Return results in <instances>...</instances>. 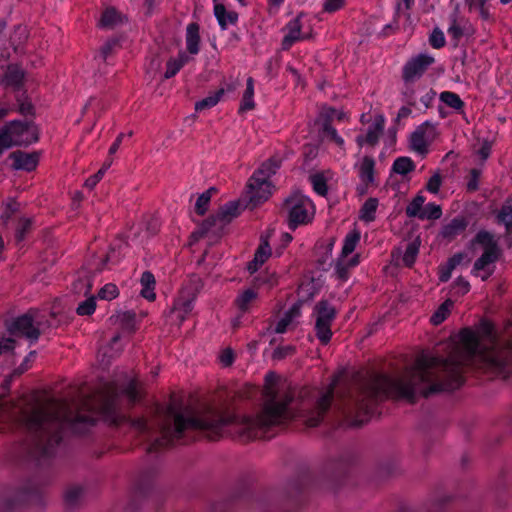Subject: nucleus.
<instances>
[{
  "instance_id": "obj_19",
  "label": "nucleus",
  "mask_w": 512,
  "mask_h": 512,
  "mask_svg": "<svg viewBox=\"0 0 512 512\" xmlns=\"http://www.w3.org/2000/svg\"><path fill=\"white\" fill-rule=\"evenodd\" d=\"M385 123L386 119L384 115H376L373 122L368 126L366 133L356 136L355 141L357 145L360 147H363L364 145H369L372 147L376 146L384 132Z\"/></svg>"
},
{
  "instance_id": "obj_11",
  "label": "nucleus",
  "mask_w": 512,
  "mask_h": 512,
  "mask_svg": "<svg viewBox=\"0 0 512 512\" xmlns=\"http://www.w3.org/2000/svg\"><path fill=\"white\" fill-rule=\"evenodd\" d=\"M312 315L315 317V334L322 345H327L332 338L331 326L336 319L337 310L328 300L321 299L314 308Z\"/></svg>"
},
{
  "instance_id": "obj_30",
  "label": "nucleus",
  "mask_w": 512,
  "mask_h": 512,
  "mask_svg": "<svg viewBox=\"0 0 512 512\" xmlns=\"http://www.w3.org/2000/svg\"><path fill=\"white\" fill-rule=\"evenodd\" d=\"M375 160L372 156H364L362 158L358 176L363 184L371 186L375 182Z\"/></svg>"
},
{
  "instance_id": "obj_37",
  "label": "nucleus",
  "mask_w": 512,
  "mask_h": 512,
  "mask_svg": "<svg viewBox=\"0 0 512 512\" xmlns=\"http://www.w3.org/2000/svg\"><path fill=\"white\" fill-rule=\"evenodd\" d=\"M83 496V489L81 486L74 485L66 489L64 493V503L68 510H73L79 506Z\"/></svg>"
},
{
  "instance_id": "obj_20",
  "label": "nucleus",
  "mask_w": 512,
  "mask_h": 512,
  "mask_svg": "<svg viewBox=\"0 0 512 512\" xmlns=\"http://www.w3.org/2000/svg\"><path fill=\"white\" fill-rule=\"evenodd\" d=\"M26 72L18 64H9L3 74L1 83L15 94L25 89Z\"/></svg>"
},
{
  "instance_id": "obj_8",
  "label": "nucleus",
  "mask_w": 512,
  "mask_h": 512,
  "mask_svg": "<svg viewBox=\"0 0 512 512\" xmlns=\"http://www.w3.org/2000/svg\"><path fill=\"white\" fill-rule=\"evenodd\" d=\"M306 501H218L211 512H229L238 505H246L256 512H300Z\"/></svg>"
},
{
  "instance_id": "obj_61",
  "label": "nucleus",
  "mask_w": 512,
  "mask_h": 512,
  "mask_svg": "<svg viewBox=\"0 0 512 512\" xmlns=\"http://www.w3.org/2000/svg\"><path fill=\"white\" fill-rule=\"evenodd\" d=\"M271 255V249L267 241L262 242L259 247L257 248L254 258L255 262H258L260 264H264V262L269 258Z\"/></svg>"
},
{
  "instance_id": "obj_2",
  "label": "nucleus",
  "mask_w": 512,
  "mask_h": 512,
  "mask_svg": "<svg viewBox=\"0 0 512 512\" xmlns=\"http://www.w3.org/2000/svg\"><path fill=\"white\" fill-rule=\"evenodd\" d=\"M277 381L276 373L265 375L264 402L255 416H240L227 407L212 405L185 414L174 404H169L165 408L157 407L156 416L151 420L144 417L130 420V428L140 443L147 444L148 454L193 442L199 434L216 440L228 428L243 441L265 438L271 428L287 424L299 415L293 405L295 392L290 388H277Z\"/></svg>"
},
{
  "instance_id": "obj_39",
  "label": "nucleus",
  "mask_w": 512,
  "mask_h": 512,
  "mask_svg": "<svg viewBox=\"0 0 512 512\" xmlns=\"http://www.w3.org/2000/svg\"><path fill=\"white\" fill-rule=\"evenodd\" d=\"M415 168L416 165L410 157L401 156L394 160L391 170L394 173L405 176L408 173L414 171Z\"/></svg>"
},
{
  "instance_id": "obj_53",
  "label": "nucleus",
  "mask_w": 512,
  "mask_h": 512,
  "mask_svg": "<svg viewBox=\"0 0 512 512\" xmlns=\"http://www.w3.org/2000/svg\"><path fill=\"white\" fill-rule=\"evenodd\" d=\"M435 96L436 92L432 88H427L425 86V90H422L418 97V102L420 104L418 106L421 108L420 111L425 112L431 106Z\"/></svg>"
},
{
  "instance_id": "obj_10",
  "label": "nucleus",
  "mask_w": 512,
  "mask_h": 512,
  "mask_svg": "<svg viewBox=\"0 0 512 512\" xmlns=\"http://www.w3.org/2000/svg\"><path fill=\"white\" fill-rule=\"evenodd\" d=\"M479 330L485 348L496 350V358L505 362L502 376L508 377L512 373V340L502 343L496 334L494 325L486 320L481 322Z\"/></svg>"
},
{
  "instance_id": "obj_7",
  "label": "nucleus",
  "mask_w": 512,
  "mask_h": 512,
  "mask_svg": "<svg viewBox=\"0 0 512 512\" xmlns=\"http://www.w3.org/2000/svg\"><path fill=\"white\" fill-rule=\"evenodd\" d=\"M48 326L45 315L34 309H30L6 322V329L11 336L25 338L31 345L38 341L40 335Z\"/></svg>"
},
{
  "instance_id": "obj_12",
  "label": "nucleus",
  "mask_w": 512,
  "mask_h": 512,
  "mask_svg": "<svg viewBox=\"0 0 512 512\" xmlns=\"http://www.w3.org/2000/svg\"><path fill=\"white\" fill-rule=\"evenodd\" d=\"M471 243L472 245H480L484 250L482 255L474 262L472 272L484 270L488 265L498 261L501 251L493 233L480 230Z\"/></svg>"
},
{
  "instance_id": "obj_21",
  "label": "nucleus",
  "mask_w": 512,
  "mask_h": 512,
  "mask_svg": "<svg viewBox=\"0 0 512 512\" xmlns=\"http://www.w3.org/2000/svg\"><path fill=\"white\" fill-rule=\"evenodd\" d=\"M40 154L38 152H25L16 150L9 154L8 159L12 160V169L26 172L34 171L39 164Z\"/></svg>"
},
{
  "instance_id": "obj_40",
  "label": "nucleus",
  "mask_w": 512,
  "mask_h": 512,
  "mask_svg": "<svg viewBox=\"0 0 512 512\" xmlns=\"http://www.w3.org/2000/svg\"><path fill=\"white\" fill-rule=\"evenodd\" d=\"M439 99L446 106L454 109L455 111H463L465 107L464 101L460 98V96L452 91H443L439 95Z\"/></svg>"
},
{
  "instance_id": "obj_14",
  "label": "nucleus",
  "mask_w": 512,
  "mask_h": 512,
  "mask_svg": "<svg viewBox=\"0 0 512 512\" xmlns=\"http://www.w3.org/2000/svg\"><path fill=\"white\" fill-rule=\"evenodd\" d=\"M352 462V457L349 454H342L339 458L329 459L322 469V478L328 482L331 488L340 487L351 472Z\"/></svg>"
},
{
  "instance_id": "obj_13",
  "label": "nucleus",
  "mask_w": 512,
  "mask_h": 512,
  "mask_svg": "<svg viewBox=\"0 0 512 512\" xmlns=\"http://www.w3.org/2000/svg\"><path fill=\"white\" fill-rule=\"evenodd\" d=\"M313 207L312 201L305 195L295 192L287 197L283 209L288 213V226L295 230L298 226L309 222V208Z\"/></svg>"
},
{
  "instance_id": "obj_27",
  "label": "nucleus",
  "mask_w": 512,
  "mask_h": 512,
  "mask_svg": "<svg viewBox=\"0 0 512 512\" xmlns=\"http://www.w3.org/2000/svg\"><path fill=\"white\" fill-rule=\"evenodd\" d=\"M185 41H186V48L187 51L192 54L196 55L200 51V26L196 22H191L186 27V34H185Z\"/></svg>"
},
{
  "instance_id": "obj_6",
  "label": "nucleus",
  "mask_w": 512,
  "mask_h": 512,
  "mask_svg": "<svg viewBox=\"0 0 512 512\" xmlns=\"http://www.w3.org/2000/svg\"><path fill=\"white\" fill-rule=\"evenodd\" d=\"M2 232L13 236L18 249L24 247V241L33 229V218L25 217L20 213V204L16 200H10L0 217Z\"/></svg>"
},
{
  "instance_id": "obj_34",
  "label": "nucleus",
  "mask_w": 512,
  "mask_h": 512,
  "mask_svg": "<svg viewBox=\"0 0 512 512\" xmlns=\"http://www.w3.org/2000/svg\"><path fill=\"white\" fill-rule=\"evenodd\" d=\"M189 61L188 55L181 51L176 58H170L166 63L165 79L174 77L181 68Z\"/></svg>"
},
{
  "instance_id": "obj_38",
  "label": "nucleus",
  "mask_w": 512,
  "mask_h": 512,
  "mask_svg": "<svg viewBox=\"0 0 512 512\" xmlns=\"http://www.w3.org/2000/svg\"><path fill=\"white\" fill-rule=\"evenodd\" d=\"M361 238V234L358 230L354 229L350 231L343 240L340 256L347 258L356 248Z\"/></svg>"
},
{
  "instance_id": "obj_15",
  "label": "nucleus",
  "mask_w": 512,
  "mask_h": 512,
  "mask_svg": "<svg viewBox=\"0 0 512 512\" xmlns=\"http://www.w3.org/2000/svg\"><path fill=\"white\" fill-rule=\"evenodd\" d=\"M241 206L238 201H230L222 205L218 212L214 215H210L206 218L201 225V233L205 234L209 232L212 228L216 227L218 223L220 225H225L231 222L234 218H236L240 214Z\"/></svg>"
},
{
  "instance_id": "obj_35",
  "label": "nucleus",
  "mask_w": 512,
  "mask_h": 512,
  "mask_svg": "<svg viewBox=\"0 0 512 512\" xmlns=\"http://www.w3.org/2000/svg\"><path fill=\"white\" fill-rule=\"evenodd\" d=\"M326 122L319 123L321 125V134L324 138L334 142L337 146L343 147L345 144L344 139L338 134L337 130L331 124V116L327 113L324 114Z\"/></svg>"
},
{
  "instance_id": "obj_59",
  "label": "nucleus",
  "mask_w": 512,
  "mask_h": 512,
  "mask_svg": "<svg viewBox=\"0 0 512 512\" xmlns=\"http://www.w3.org/2000/svg\"><path fill=\"white\" fill-rule=\"evenodd\" d=\"M119 294V290L115 284L107 283L98 292V297L102 300L115 299Z\"/></svg>"
},
{
  "instance_id": "obj_33",
  "label": "nucleus",
  "mask_w": 512,
  "mask_h": 512,
  "mask_svg": "<svg viewBox=\"0 0 512 512\" xmlns=\"http://www.w3.org/2000/svg\"><path fill=\"white\" fill-rule=\"evenodd\" d=\"M121 22V14L114 7H109L102 12L99 26L104 29H113Z\"/></svg>"
},
{
  "instance_id": "obj_22",
  "label": "nucleus",
  "mask_w": 512,
  "mask_h": 512,
  "mask_svg": "<svg viewBox=\"0 0 512 512\" xmlns=\"http://www.w3.org/2000/svg\"><path fill=\"white\" fill-rule=\"evenodd\" d=\"M286 29L288 32L282 40L283 50H288L296 42L309 38V35L301 34L302 24H301V16L300 15L295 17L294 19L290 20L286 25Z\"/></svg>"
},
{
  "instance_id": "obj_54",
  "label": "nucleus",
  "mask_w": 512,
  "mask_h": 512,
  "mask_svg": "<svg viewBox=\"0 0 512 512\" xmlns=\"http://www.w3.org/2000/svg\"><path fill=\"white\" fill-rule=\"evenodd\" d=\"M111 162H105L104 165L93 175L88 177L84 183V186L88 189H93L103 178L106 170L110 167Z\"/></svg>"
},
{
  "instance_id": "obj_18",
  "label": "nucleus",
  "mask_w": 512,
  "mask_h": 512,
  "mask_svg": "<svg viewBox=\"0 0 512 512\" xmlns=\"http://www.w3.org/2000/svg\"><path fill=\"white\" fill-rule=\"evenodd\" d=\"M435 59L428 54H419L416 57L408 60L402 69L403 81H414L427 71L430 65L434 63Z\"/></svg>"
},
{
  "instance_id": "obj_46",
  "label": "nucleus",
  "mask_w": 512,
  "mask_h": 512,
  "mask_svg": "<svg viewBox=\"0 0 512 512\" xmlns=\"http://www.w3.org/2000/svg\"><path fill=\"white\" fill-rule=\"evenodd\" d=\"M425 202V197L422 194H417L412 201L407 205L405 209V213L409 218H419L423 213V204Z\"/></svg>"
},
{
  "instance_id": "obj_57",
  "label": "nucleus",
  "mask_w": 512,
  "mask_h": 512,
  "mask_svg": "<svg viewBox=\"0 0 512 512\" xmlns=\"http://www.w3.org/2000/svg\"><path fill=\"white\" fill-rule=\"evenodd\" d=\"M325 113L331 116V123L336 119L340 122L344 121L345 119V113L342 111H338L337 109L333 107H324L319 115V123L326 122Z\"/></svg>"
},
{
  "instance_id": "obj_50",
  "label": "nucleus",
  "mask_w": 512,
  "mask_h": 512,
  "mask_svg": "<svg viewBox=\"0 0 512 512\" xmlns=\"http://www.w3.org/2000/svg\"><path fill=\"white\" fill-rule=\"evenodd\" d=\"M442 216L441 206L434 203L429 202L423 208V213L420 215V219H429V220H437Z\"/></svg>"
},
{
  "instance_id": "obj_25",
  "label": "nucleus",
  "mask_w": 512,
  "mask_h": 512,
  "mask_svg": "<svg viewBox=\"0 0 512 512\" xmlns=\"http://www.w3.org/2000/svg\"><path fill=\"white\" fill-rule=\"evenodd\" d=\"M14 99V110L17 111L20 115H22L24 119L29 118L34 120L36 115V109L30 97L27 94V90L15 93Z\"/></svg>"
},
{
  "instance_id": "obj_28",
  "label": "nucleus",
  "mask_w": 512,
  "mask_h": 512,
  "mask_svg": "<svg viewBox=\"0 0 512 512\" xmlns=\"http://www.w3.org/2000/svg\"><path fill=\"white\" fill-rule=\"evenodd\" d=\"M511 483L512 479L506 474L505 471H502L495 487L496 503L499 507H504L507 504L510 497L509 488Z\"/></svg>"
},
{
  "instance_id": "obj_32",
  "label": "nucleus",
  "mask_w": 512,
  "mask_h": 512,
  "mask_svg": "<svg viewBox=\"0 0 512 512\" xmlns=\"http://www.w3.org/2000/svg\"><path fill=\"white\" fill-rule=\"evenodd\" d=\"M140 284L142 286L141 296L148 301H154L156 299L155 294V286L156 280L155 276L151 271H144L140 278Z\"/></svg>"
},
{
  "instance_id": "obj_23",
  "label": "nucleus",
  "mask_w": 512,
  "mask_h": 512,
  "mask_svg": "<svg viewBox=\"0 0 512 512\" xmlns=\"http://www.w3.org/2000/svg\"><path fill=\"white\" fill-rule=\"evenodd\" d=\"M469 221L464 216H456L445 224L440 232L443 239L448 241L454 240L457 236L461 235L467 229Z\"/></svg>"
},
{
  "instance_id": "obj_56",
  "label": "nucleus",
  "mask_w": 512,
  "mask_h": 512,
  "mask_svg": "<svg viewBox=\"0 0 512 512\" xmlns=\"http://www.w3.org/2000/svg\"><path fill=\"white\" fill-rule=\"evenodd\" d=\"M497 219L499 223H503L506 226V222L512 220V196H510L506 202L502 205Z\"/></svg>"
},
{
  "instance_id": "obj_16",
  "label": "nucleus",
  "mask_w": 512,
  "mask_h": 512,
  "mask_svg": "<svg viewBox=\"0 0 512 512\" xmlns=\"http://www.w3.org/2000/svg\"><path fill=\"white\" fill-rule=\"evenodd\" d=\"M198 295V286L185 287L179 297L174 301L172 313L181 325L194 309V303Z\"/></svg>"
},
{
  "instance_id": "obj_63",
  "label": "nucleus",
  "mask_w": 512,
  "mask_h": 512,
  "mask_svg": "<svg viewBox=\"0 0 512 512\" xmlns=\"http://www.w3.org/2000/svg\"><path fill=\"white\" fill-rule=\"evenodd\" d=\"M447 32L451 36V38L456 42H458L464 36V29L462 28L461 23L456 18H453L451 20Z\"/></svg>"
},
{
  "instance_id": "obj_4",
  "label": "nucleus",
  "mask_w": 512,
  "mask_h": 512,
  "mask_svg": "<svg viewBox=\"0 0 512 512\" xmlns=\"http://www.w3.org/2000/svg\"><path fill=\"white\" fill-rule=\"evenodd\" d=\"M41 130L33 119H14L0 126V156L13 147L27 148L40 140Z\"/></svg>"
},
{
  "instance_id": "obj_31",
  "label": "nucleus",
  "mask_w": 512,
  "mask_h": 512,
  "mask_svg": "<svg viewBox=\"0 0 512 512\" xmlns=\"http://www.w3.org/2000/svg\"><path fill=\"white\" fill-rule=\"evenodd\" d=\"M214 16L221 30H226L229 24L236 25L239 17L237 12L227 11L224 4L215 5Z\"/></svg>"
},
{
  "instance_id": "obj_24",
  "label": "nucleus",
  "mask_w": 512,
  "mask_h": 512,
  "mask_svg": "<svg viewBox=\"0 0 512 512\" xmlns=\"http://www.w3.org/2000/svg\"><path fill=\"white\" fill-rule=\"evenodd\" d=\"M124 246H126V243L121 240L112 243L106 255L100 260L97 267L98 270L110 269L112 266L118 264L123 257L122 248Z\"/></svg>"
},
{
  "instance_id": "obj_51",
  "label": "nucleus",
  "mask_w": 512,
  "mask_h": 512,
  "mask_svg": "<svg viewBox=\"0 0 512 512\" xmlns=\"http://www.w3.org/2000/svg\"><path fill=\"white\" fill-rule=\"evenodd\" d=\"M419 253V245L415 242H411L407 245L402 261L406 267H412L416 261Z\"/></svg>"
},
{
  "instance_id": "obj_1",
  "label": "nucleus",
  "mask_w": 512,
  "mask_h": 512,
  "mask_svg": "<svg viewBox=\"0 0 512 512\" xmlns=\"http://www.w3.org/2000/svg\"><path fill=\"white\" fill-rule=\"evenodd\" d=\"M463 352L448 357L421 355L403 377L375 373L354 386H345L337 395L335 379L301 417L308 427H317L333 412L352 426H362L377 413L378 404L388 398L415 403L425 398L460 388L466 368L502 376L505 362L496 358V350L486 349L480 336L470 328L460 332Z\"/></svg>"
},
{
  "instance_id": "obj_42",
  "label": "nucleus",
  "mask_w": 512,
  "mask_h": 512,
  "mask_svg": "<svg viewBox=\"0 0 512 512\" xmlns=\"http://www.w3.org/2000/svg\"><path fill=\"white\" fill-rule=\"evenodd\" d=\"M257 296L258 294L254 289L248 288L237 296L235 304L240 311L247 312Z\"/></svg>"
},
{
  "instance_id": "obj_29",
  "label": "nucleus",
  "mask_w": 512,
  "mask_h": 512,
  "mask_svg": "<svg viewBox=\"0 0 512 512\" xmlns=\"http://www.w3.org/2000/svg\"><path fill=\"white\" fill-rule=\"evenodd\" d=\"M414 81H404L402 88V101L408 106H413L417 110H421L418 106V97L422 90H425V86H415Z\"/></svg>"
},
{
  "instance_id": "obj_5",
  "label": "nucleus",
  "mask_w": 512,
  "mask_h": 512,
  "mask_svg": "<svg viewBox=\"0 0 512 512\" xmlns=\"http://www.w3.org/2000/svg\"><path fill=\"white\" fill-rule=\"evenodd\" d=\"M281 166V160L271 157L263 162L252 174L247 183V196L252 208L259 206L271 195L270 177L274 175Z\"/></svg>"
},
{
  "instance_id": "obj_17",
  "label": "nucleus",
  "mask_w": 512,
  "mask_h": 512,
  "mask_svg": "<svg viewBox=\"0 0 512 512\" xmlns=\"http://www.w3.org/2000/svg\"><path fill=\"white\" fill-rule=\"evenodd\" d=\"M435 135V126L431 122L425 121L410 136L412 149L419 154H427L429 143L435 138Z\"/></svg>"
},
{
  "instance_id": "obj_52",
  "label": "nucleus",
  "mask_w": 512,
  "mask_h": 512,
  "mask_svg": "<svg viewBox=\"0 0 512 512\" xmlns=\"http://www.w3.org/2000/svg\"><path fill=\"white\" fill-rule=\"evenodd\" d=\"M379 474L383 477L395 475L398 472V462L394 458H389L379 464Z\"/></svg>"
},
{
  "instance_id": "obj_3",
  "label": "nucleus",
  "mask_w": 512,
  "mask_h": 512,
  "mask_svg": "<svg viewBox=\"0 0 512 512\" xmlns=\"http://www.w3.org/2000/svg\"><path fill=\"white\" fill-rule=\"evenodd\" d=\"M100 419L114 426L122 422L117 392L107 393L99 410L77 412L73 417L60 418L38 406L20 409L15 426L32 441L29 452L36 471L15 485L0 487V512H12L23 507L43 509L46 488L53 479L52 462L57 449L68 434L84 436Z\"/></svg>"
},
{
  "instance_id": "obj_47",
  "label": "nucleus",
  "mask_w": 512,
  "mask_h": 512,
  "mask_svg": "<svg viewBox=\"0 0 512 512\" xmlns=\"http://www.w3.org/2000/svg\"><path fill=\"white\" fill-rule=\"evenodd\" d=\"M453 302L448 299L444 301L437 310L431 316V323L433 325H440L444 320L448 317L450 313V308L452 307Z\"/></svg>"
},
{
  "instance_id": "obj_58",
  "label": "nucleus",
  "mask_w": 512,
  "mask_h": 512,
  "mask_svg": "<svg viewBox=\"0 0 512 512\" xmlns=\"http://www.w3.org/2000/svg\"><path fill=\"white\" fill-rule=\"evenodd\" d=\"M481 177V170L478 168H472L469 172V176L466 183L467 191L475 192L479 189V180Z\"/></svg>"
},
{
  "instance_id": "obj_45",
  "label": "nucleus",
  "mask_w": 512,
  "mask_h": 512,
  "mask_svg": "<svg viewBox=\"0 0 512 512\" xmlns=\"http://www.w3.org/2000/svg\"><path fill=\"white\" fill-rule=\"evenodd\" d=\"M378 207V199L374 197L368 198L360 209V219L365 222H371L375 219Z\"/></svg>"
},
{
  "instance_id": "obj_9",
  "label": "nucleus",
  "mask_w": 512,
  "mask_h": 512,
  "mask_svg": "<svg viewBox=\"0 0 512 512\" xmlns=\"http://www.w3.org/2000/svg\"><path fill=\"white\" fill-rule=\"evenodd\" d=\"M156 469L148 467L142 470L133 483V496L126 507L127 512H135L140 508L141 501H157L160 493L155 487Z\"/></svg>"
},
{
  "instance_id": "obj_26",
  "label": "nucleus",
  "mask_w": 512,
  "mask_h": 512,
  "mask_svg": "<svg viewBox=\"0 0 512 512\" xmlns=\"http://www.w3.org/2000/svg\"><path fill=\"white\" fill-rule=\"evenodd\" d=\"M451 501L452 498L450 496L443 495L426 503L417 511H410L407 507L402 506L399 508L398 512H449Z\"/></svg>"
},
{
  "instance_id": "obj_36",
  "label": "nucleus",
  "mask_w": 512,
  "mask_h": 512,
  "mask_svg": "<svg viewBox=\"0 0 512 512\" xmlns=\"http://www.w3.org/2000/svg\"><path fill=\"white\" fill-rule=\"evenodd\" d=\"M254 107V79L249 77L246 81V89L243 93L238 112L243 113L252 110Z\"/></svg>"
},
{
  "instance_id": "obj_55",
  "label": "nucleus",
  "mask_w": 512,
  "mask_h": 512,
  "mask_svg": "<svg viewBox=\"0 0 512 512\" xmlns=\"http://www.w3.org/2000/svg\"><path fill=\"white\" fill-rule=\"evenodd\" d=\"M96 302L95 297H89L85 301L79 303L76 312L80 316H89L95 312Z\"/></svg>"
},
{
  "instance_id": "obj_49",
  "label": "nucleus",
  "mask_w": 512,
  "mask_h": 512,
  "mask_svg": "<svg viewBox=\"0 0 512 512\" xmlns=\"http://www.w3.org/2000/svg\"><path fill=\"white\" fill-rule=\"evenodd\" d=\"M310 183L312 184L313 190L320 196H325L328 192V186L326 178L320 174L316 173L309 177Z\"/></svg>"
},
{
  "instance_id": "obj_44",
  "label": "nucleus",
  "mask_w": 512,
  "mask_h": 512,
  "mask_svg": "<svg viewBox=\"0 0 512 512\" xmlns=\"http://www.w3.org/2000/svg\"><path fill=\"white\" fill-rule=\"evenodd\" d=\"M469 11L477 10L479 16L484 21H490L493 19L490 12L489 6L487 5L488 0H465Z\"/></svg>"
},
{
  "instance_id": "obj_64",
  "label": "nucleus",
  "mask_w": 512,
  "mask_h": 512,
  "mask_svg": "<svg viewBox=\"0 0 512 512\" xmlns=\"http://www.w3.org/2000/svg\"><path fill=\"white\" fill-rule=\"evenodd\" d=\"M429 43L435 49L444 47L446 43L444 33L439 28H435L430 34Z\"/></svg>"
},
{
  "instance_id": "obj_62",
  "label": "nucleus",
  "mask_w": 512,
  "mask_h": 512,
  "mask_svg": "<svg viewBox=\"0 0 512 512\" xmlns=\"http://www.w3.org/2000/svg\"><path fill=\"white\" fill-rule=\"evenodd\" d=\"M296 353V347L293 345L278 346L273 352L274 360H283L288 356H292Z\"/></svg>"
},
{
  "instance_id": "obj_43",
  "label": "nucleus",
  "mask_w": 512,
  "mask_h": 512,
  "mask_svg": "<svg viewBox=\"0 0 512 512\" xmlns=\"http://www.w3.org/2000/svg\"><path fill=\"white\" fill-rule=\"evenodd\" d=\"M224 93H225L224 88H220L217 91L211 93L207 97L196 102L195 110L202 111V110L209 109V108L216 106L219 103V101L221 100V98L223 97Z\"/></svg>"
},
{
  "instance_id": "obj_60",
  "label": "nucleus",
  "mask_w": 512,
  "mask_h": 512,
  "mask_svg": "<svg viewBox=\"0 0 512 512\" xmlns=\"http://www.w3.org/2000/svg\"><path fill=\"white\" fill-rule=\"evenodd\" d=\"M120 45V38L112 37L108 39L100 48V57L106 60L112 54L114 49Z\"/></svg>"
},
{
  "instance_id": "obj_48",
  "label": "nucleus",
  "mask_w": 512,
  "mask_h": 512,
  "mask_svg": "<svg viewBox=\"0 0 512 512\" xmlns=\"http://www.w3.org/2000/svg\"><path fill=\"white\" fill-rule=\"evenodd\" d=\"M352 269L354 268L348 265L346 258H342L340 256L335 264L334 272L337 276V279H339L341 282H346L350 277V272Z\"/></svg>"
},
{
  "instance_id": "obj_41",
  "label": "nucleus",
  "mask_w": 512,
  "mask_h": 512,
  "mask_svg": "<svg viewBox=\"0 0 512 512\" xmlns=\"http://www.w3.org/2000/svg\"><path fill=\"white\" fill-rule=\"evenodd\" d=\"M217 192L215 187H211L208 190L201 193L195 203L194 210L199 216H203L209 209L211 197Z\"/></svg>"
}]
</instances>
